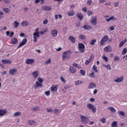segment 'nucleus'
<instances>
[{
	"label": "nucleus",
	"instance_id": "1",
	"mask_svg": "<svg viewBox=\"0 0 127 127\" xmlns=\"http://www.w3.org/2000/svg\"><path fill=\"white\" fill-rule=\"evenodd\" d=\"M35 33L33 34V41L35 43L37 42V38L40 37V33H39V28H37L35 30Z\"/></svg>",
	"mask_w": 127,
	"mask_h": 127
},
{
	"label": "nucleus",
	"instance_id": "2",
	"mask_svg": "<svg viewBox=\"0 0 127 127\" xmlns=\"http://www.w3.org/2000/svg\"><path fill=\"white\" fill-rule=\"evenodd\" d=\"M71 53V51L67 50L63 53V55L62 56V58L63 60H66V59H69L70 57V54Z\"/></svg>",
	"mask_w": 127,
	"mask_h": 127
},
{
	"label": "nucleus",
	"instance_id": "3",
	"mask_svg": "<svg viewBox=\"0 0 127 127\" xmlns=\"http://www.w3.org/2000/svg\"><path fill=\"white\" fill-rule=\"evenodd\" d=\"M87 107L88 109H89V110H91L93 113H96V112L97 111V108H96V107H95V106L92 105V104H88L87 105Z\"/></svg>",
	"mask_w": 127,
	"mask_h": 127
},
{
	"label": "nucleus",
	"instance_id": "4",
	"mask_svg": "<svg viewBox=\"0 0 127 127\" xmlns=\"http://www.w3.org/2000/svg\"><path fill=\"white\" fill-rule=\"evenodd\" d=\"M78 50L81 53H84L85 52V45L82 43H79L78 45Z\"/></svg>",
	"mask_w": 127,
	"mask_h": 127
},
{
	"label": "nucleus",
	"instance_id": "5",
	"mask_svg": "<svg viewBox=\"0 0 127 127\" xmlns=\"http://www.w3.org/2000/svg\"><path fill=\"white\" fill-rule=\"evenodd\" d=\"M80 119L84 124H88V121H89L88 117L81 115Z\"/></svg>",
	"mask_w": 127,
	"mask_h": 127
},
{
	"label": "nucleus",
	"instance_id": "6",
	"mask_svg": "<svg viewBox=\"0 0 127 127\" xmlns=\"http://www.w3.org/2000/svg\"><path fill=\"white\" fill-rule=\"evenodd\" d=\"M109 40V37L108 36H104L102 40L100 41V45L103 46L105 44V42H107Z\"/></svg>",
	"mask_w": 127,
	"mask_h": 127
},
{
	"label": "nucleus",
	"instance_id": "7",
	"mask_svg": "<svg viewBox=\"0 0 127 127\" xmlns=\"http://www.w3.org/2000/svg\"><path fill=\"white\" fill-rule=\"evenodd\" d=\"M27 43V39L26 38L23 39L22 42L18 46L17 48H19L21 47L22 46L25 45Z\"/></svg>",
	"mask_w": 127,
	"mask_h": 127
},
{
	"label": "nucleus",
	"instance_id": "8",
	"mask_svg": "<svg viewBox=\"0 0 127 127\" xmlns=\"http://www.w3.org/2000/svg\"><path fill=\"white\" fill-rule=\"evenodd\" d=\"M58 90V85H53L51 87V92H57Z\"/></svg>",
	"mask_w": 127,
	"mask_h": 127
},
{
	"label": "nucleus",
	"instance_id": "9",
	"mask_svg": "<svg viewBox=\"0 0 127 127\" xmlns=\"http://www.w3.org/2000/svg\"><path fill=\"white\" fill-rule=\"evenodd\" d=\"M17 72L16 68H11L9 71V73L11 75H15Z\"/></svg>",
	"mask_w": 127,
	"mask_h": 127
},
{
	"label": "nucleus",
	"instance_id": "10",
	"mask_svg": "<svg viewBox=\"0 0 127 127\" xmlns=\"http://www.w3.org/2000/svg\"><path fill=\"white\" fill-rule=\"evenodd\" d=\"M43 83L41 82H39V81H36V84L34 85V88L35 89H38L39 87H43Z\"/></svg>",
	"mask_w": 127,
	"mask_h": 127
},
{
	"label": "nucleus",
	"instance_id": "11",
	"mask_svg": "<svg viewBox=\"0 0 127 127\" xmlns=\"http://www.w3.org/2000/svg\"><path fill=\"white\" fill-rule=\"evenodd\" d=\"M26 64H32L35 62V60L28 59L26 61Z\"/></svg>",
	"mask_w": 127,
	"mask_h": 127
},
{
	"label": "nucleus",
	"instance_id": "12",
	"mask_svg": "<svg viewBox=\"0 0 127 127\" xmlns=\"http://www.w3.org/2000/svg\"><path fill=\"white\" fill-rule=\"evenodd\" d=\"M93 25H96L97 24V17H92L91 21H90Z\"/></svg>",
	"mask_w": 127,
	"mask_h": 127
},
{
	"label": "nucleus",
	"instance_id": "13",
	"mask_svg": "<svg viewBox=\"0 0 127 127\" xmlns=\"http://www.w3.org/2000/svg\"><path fill=\"white\" fill-rule=\"evenodd\" d=\"M124 80V77L123 76H121L120 78H117L116 80H114L116 83H121V82H123Z\"/></svg>",
	"mask_w": 127,
	"mask_h": 127
},
{
	"label": "nucleus",
	"instance_id": "14",
	"mask_svg": "<svg viewBox=\"0 0 127 127\" xmlns=\"http://www.w3.org/2000/svg\"><path fill=\"white\" fill-rule=\"evenodd\" d=\"M69 69L70 73H74L76 72V71H77V69H76V68H74L73 66H70L69 67Z\"/></svg>",
	"mask_w": 127,
	"mask_h": 127
},
{
	"label": "nucleus",
	"instance_id": "15",
	"mask_svg": "<svg viewBox=\"0 0 127 127\" xmlns=\"http://www.w3.org/2000/svg\"><path fill=\"white\" fill-rule=\"evenodd\" d=\"M1 62L3 64H11L12 63V62L9 60H6V59H3L1 60Z\"/></svg>",
	"mask_w": 127,
	"mask_h": 127
},
{
	"label": "nucleus",
	"instance_id": "16",
	"mask_svg": "<svg viewBox=\"0 0 127 127\" xmlns=\"http://www.w3.org/2000/svg\"><path fill=\"white\" fill-rule=\"evenodd\" d=\"M42 8L45 11H50L52 9V8L50 6H43Z\"/></svg>",
	"mask_w": 127,
	"mask_h": 127
},
{
	"label": "nucleus",
	"instance_id": "17",
	"mask_svg": "<svg viewBox=\"0 0 127 127\" xmlns=\"http://www.w3.org/2000/svg\"><path fill=\"white\" fill-rule=\"evenodd\" d=\"M95 88H96V84L94 83V82H90L88 89H95Z\"/></svg>",
	"mask_w": 127,
	"mask_h": 127
},
{
	"label": "nucleus",
	"instance_id": "18",
	"mask_svg": "<svg viewBox=\"0 0 127 127\" xmlns=\"http://www.w3.org/2000/svg\"><path fill=\"white\" fill-rule=\"evenodd\" d=\"M110 48H111V46L110 45L107 46L106 47L104 48V51L107 53L111 52L112 51V50Z\"/></svg>",
	"mask_w": 127,
	"mask_h": 127
},
{
	"label": "nucleus",
	"instance_id": "19",
	"mask_svg": "<svg viewBox=\"0 0 127 127\" xmlns=\"http://www.w3.org/2000/svg\"><path fill=\"white\" fill-rule=\"evenodd\" d=\"M58 32L56 30H53L51 31V34L53 37H57L58 36Z\"/></svg>",
	"mask_w": 127,
	"mask_h": 127
},
{
	"label": "nucleus",
	"instance_id": "20",
	"mask_svg": "<svg viewBox=\"0 0 127 127\" xmlns=\"http://www.w3.org/2000/svg\"><path fill=\"white\" fill-rule=\"evenodd\" d=\"M76 16L80 20H82L84 18V15L81 13H76Z\"/></svg>",
	"mask_w": 127,
	"mask_h": 127
},
{
	"label": "nucleus",
	"instance_id": "21",
	"mask_svg": "<svg viewBox=\"0 0 127 127\" xmlns=\"http://www.w3.org/2000/svg\"><path fill=\"white\" fill-rule=\"evenodd\" d=\"M32 75L35 79L38 77L39 75V71H35L32 73Z\"/></svg>",
	"mask_w": 127,
	"mask_h": 127
},
{
	"label": "nucleus",
	"instance_id": "22",
	"mask_svg": "<svg viewBox=\"0 0 127 127\" xmlns=\"http://www.w3.org/2000/svg\"><path fill=\"white\" fill-rule=\"evenodd\" d=\"M28 124L30 126H35L36 124V122L35 121L29 120L28 121Z\"/></svg>",
	"mask_w": 127,
	"mask_h": 127
},
{
	"label": "nucleus",
	"instance_id": "23",
	"mask_svg": "<svg viewBox=\"0 0 127 127\" xmlns=\"http://www.w3.org/2000/svg\"><path fill=\"white\" fill-rule=\"evenodd\" d=\"M68 39L72 43H75L76 42V38H74V37L69 36Z\"/></svg>",
	"mask_w": 127,
	"mask_h": 127
},
{
	"label": "nucleus",
	"instance_id": "24",
	"mask_svg": "<svg viewBox=\"0 0 127 127\" xmlns=\"http://www.w3.org/2000/svg\"><path fill=\"white\" fill-rule=\"evenodd\" d=\"M67 14L69 16H73L75 14V12H74V10H72L67 12Z\"/></svg>",
	"mask_w": 127,
	"mask_h": 127
},
{
	"label": "nucleus",
	"instance_id": "25",
	"mask_svg": "<svg viewBox=\"0 0 127 127\" xmlns=\"http://www.w3.org/2000/svg\"><path fill=\"white\" fill-rule=\"evenodd\" d=\"M14 35V32H11V33L10 31H6V35L7 36H9L10 37H12Z\"/></svg>",
	"mask_w": 127,
	"mask_h": 127
},
{
	"label": "nucleus",
	"instance_id": "26",
	"mask_svg": "<svg viewBox=\"0 0 127 127\" xmlns=\"http://www.w3.org/2000/svg\"><path fill=\"white\" fill-rule=\"evenodd\" d=\"M11 42L12 44L13 45L17 44L18 43V40L16 38H12L11 39Z\"/></svg>",
	"mask_w": 127,
	"mask_h": 127
},
{
	"label": "nucleus",
	"instance_id": "27",
	"mask_svg": "<svg viewBox=\"0 0 127 127\" xmlns=\"http://www.w3.org/2000/svg\"><path fill=\"white\" fill-rule=\"evenodd\" d=\"M29 25V23L27 21H23L21 23V25L22 26H27Z\"/></svg>",
	"mask_w": 127,
	"mask_h": 127
},
{
	"label": "nucleus",
	"instance_id": "28",
	"mask_svg": "<svg viewBox=\"0 0 127 127\" xmlns=\"http://www.w3.org/2000/svg\"><path fill=\"white\" fill-rule=\"evenodd\" d=\"M108 110H110V111H111V112L114 114H115V113L116 112V109L113 107H108Z\"/></svg>",
	"mask_w": 127,
	"mask_h": 127
},
{
	"label": "nucleus",
	"instance_id": "29",
	"mask_svg": "<svg viewBox=\"0 0 127 127\" xmlns=\"http://www.w3.org/2000/svg\"><path fill=\"white\" fill-rule=\"evenodd\" d=\"M6 111L4 110H0V117H2L4 115H5Z\"/></svg>",
	"mask_w": 127,
	"mask_h": 127
},
{
	"label": "nucleus",
	"instance_id": "30",
	"mask_svg": "<svg viewBox=\"0 0 127 127\" xmlns=\"http://www.w3.org/2000/svg\"><path fill=\"white\" fill-rule=\"evenodd\" d=\"M61 19L63 18V16L61 14H56L55 15V19H58V18Z\"/></svg>",
	"mask_w": 127,
	"mask_h": 127
},
{
	"label": "nucleus",
	"instance_id": "31",
	"mask_svg": "<svg viewBox=\"0 0 127 127\" xmlns=\"http://www.w3.org/2000/svg\"><path fill=\"white\" fill-rule=\"evenodd\" d=\"M3 11L5 12V13H8L10 11V10L9 8H3Z\"/></svg>",
	"mask_w": 127,
	"mask_h": 127
},
{
	"label": "nucleus",
	"instance_id": "32",
	"mask_svg": "<svg viewBox=\"0 0 127 127\" xmlns=\"http://www.w3.org/2000/svg\"><path fill=\"white\" fill-rule=\"evenodd\" d=\"M79 38L82 40H84L86 39V36H84V35H82V34L79 35Z\"/></svg>",
	"mask_w": 127,
	"mask_h": 127
},
{
	"label": "nucleus",
	"instance_id": "33",
	"mask_svg": "<svg viewBox=\"0 0 127 127\" xmlns=\"http://www.w3.org/2000/svg\"><path fill=\"white\" fill-rule=\"evenodd\" d=\"M102 58L103 59H104L105 62H108V61H109V59L108 58V57H106V55L105 54L103 55L102 56Z\"/></svg>",
	"mask_w": 127,
	"mask_h": 127
},
{
	"label": "nucleus",
	"instance_id": "34",
	"mask_svg": "<svg viewBox=\"0 0 127 127\" xmlns=\"http://www.w3.org/2000/svg\"><path fill=\"white\" fill-rule=\"evenodd\" d=\"M117 127V122H113L111 124V127Z\"/></svg>",
	"mask_w": 127,
	"mask_h": 127
},
{
	"label": "nucleus",
	"instance_id": "35",
	"mask_svg": "<svg viewBox=\"0 0 127 127\" xmlns=\"http://www.w3.org/2000/svg\"><path fill=\"white\" fill-rule=\"evenodd\" d=\"M20 23L18 22L17 21H14V26L15 28H17L18 26L19 25Z\"/></svg>",
	"mask_w": 127,
	"mask_h": 127
},
{
	"label": "nucleus",
	"instance_id": "36",
	"mask_svg": "<svg viewBox=\"0 0 127 127\" xmlns=\"http://www.w3.org/2000/svg\"><path fill=\"white\" fill-rule=\"evenodd\" d=\"M21 112H17L14 114V116L16 117H18V116H21Z\"/></svg>",
	"mask_w": 127,
	"mask_h": 127
},
{
	"label": "nucleus",
	"instance_id": "37",
	"mask_svg": "<svg viewBox=\"0 0 127 127\" xmlns=\"http://www.w3.org/2000/svg\"><path fill=\"white\" fill-rule=\"evenodd\" d=\"M92 68L94 71L96 72H98V69L97 68V66L95 65H93L92 66Z\"/></svg>",
	"mask_w": 127,
	"mask_h": 127
},
{
	"label": "nucleus",
	"instance_id": "38",
	"mask_svg": "<svg viewBox=\"0 0 127 127\" xmlns=\"http://www.w3.org/2000/svg\"><path fill=\"white\" fill-rule=\"evenodd\" d=\"M52 60L51 59H49L47 61L45 62V64H49L51 63Z\"/></svg>",
	"mask_w": 127,
	"mask_h": 127
},
{
	"label": "nucleus",
	"instance_id": "39",
	"mask_svg": "<svg viewBox=\"0 0 127 127\" xmlns=\"http://www.w3.org/2000/svg\"><path fill=\"white\" fill-rule=\"evenodd\" d=\"M83 28L85 29V30H89L91 29L92 28L91 27V26H87V25H84Z\"/></svg>",
	"mask_w": 127,
	"mask_h": 127
},
{
	"label": "nucleus",
	"instance_id": "40",
	"mask_svg": "<svg viewBox=\"0 0 127 127\" xmlns=\"http://www.w3.org/2000/svg\"><path fill=\"white\" fill-rule=\"evenodd\" d=\"M92 60H91V59H89L88 60H86L85 62V64L86 65H88V64H90V63H91V62H92Z\"/></svg>",
	"mask_w": 127,
	"mask_h": 127
},
{
	"label": "nucleus",
	"instance_id": "41",
	"mask_svg": "<svg viewBox=\"0 0 127 127\" xmlns=\"http://www.w3.org/2000/svg\"><path fill=\"white\" fill-rule=\"evenodd\" d=\"M96 42H97V40L94 39L92 40L91 42H90V45H95V43H96Z\"/></svg>",
	"mask_w": 127,
	"mask_h": 127
},
{
	"label": "nucleus",
	"instance_id": "42",
	"mask_svg": "<svg viewBox=\"0 0 127 127\" xmlns=\"http://www.w3.org/2000/svg\"><path fill=\"white\" fill-rule=\"evenodd\" d=\"M60 79L61 80L62 82H63V83H66V80L63 76H61Z\"/></svg>",
	"mask_w": 127,
	"mask_h": 127
},
{
	"label": "nucleus",
	"instance_id": "43",
	"mask_svg": "<svg viewBox=\"0 0 127 127\" xmlns=\"http://www.w3.org/2000/svg\"><path fill=\"white\" fill-rule=\"evenodd\" d=\"M127 52V49L124 48L122 52V55H125Z\"/></svg>",
	"mask_w": 127,
	"mask_h": 127
},
{
	"label": "nucleus",
	"instance_id": "44",
	"mask_svg": "<svg viewBox=\"0 0 127 127\" xmlns=\"http://www.w3.org/2000/svg\"><path fill=\"white\" fill-rule=\"evenodd\" d=\"M89 77H91V78H95V73L92 72L89 74Z\"/></svg>",
	"mask_w": 127,
	"mask_h": 127
},
{
	"label": "nucleus",
	"instance_id": "45",
	"mask_svg": "<svg viewBox=\"0 0 127 127\" xmlns=\"http://www.w3.org/2000/svg\"><path fill=\"white\" fill-rule=\"evenodd\" d=\"M105 66L109 70H111L112 69V67H111V65H110V64H108V65H105Z\"/></svg>",
	"mask_w": 127,
	"mask_h": 127
},
{
	"label": "nucleus",
	"instance_id": "46",
	"mask_svg": "<svg viewBox=\"0 0 127 127\" xmlns=\"http://www.w3.org/2000/svg\"><path fill=\"white\" fill-rule=\"evenodd\" d=\"M118 114L120 116H124L125 115L124 112H123V111H118Z\"/></svg>",
	"mask_w": 127,
	"mask_h": 127
},
{
	"label": "nucleus",
	"instance_id": "47",
	"mask_svg": "<svg viewBox=\"0 0 127 127\" xmlns=\"http://www.w3.org/2000/svg\"><path fill=\"white\" fill-rule=\"evenodd\" d=\"M80 71V73L83 75H85V74H86V71H85V70L83 69H81Z\"/></svg>",
	"mask_w": 127,
	"mask_h": 127
},
{
	"label": "nucleus",
	"instance_id": "48",
	"mask_svg": "<svg viewBox=\"0 0 127 127\" xmlns=\"http://www.w3.org/2000/svg\"><path fill=\"white\" fill-rule=\"evenodd\" d=\"M39 109V107L36 106L33 108H32V111H38Z\"/></svg>",
	"mask_w": 127,
	"mask_h": 127
},
{
	"label": "nucleus",
	"instance_id": "49",
	"mask_svg": "<svg viewBox=\"0 0 127 127\" xmlns=\"http://www.w3.org/2000/svg\"><path fill=\"white\" fill-rule=\"evenodd\" d=\"M38 81L39 82L42 83L44 82V80L42 78H40V77L38 78Z\"/></svg>",
	"mask_w": 127,
	"mask_h": 127
},
{
	"label": "nucleus",
	"instance_id": "50",
	"mask_svg": "<svg viewBox=\"0 0 127 127\" xmlns=\"http://www.w3.org/2000/svg\"><path fill=\"white\" fill-rule=\"evenodd\" d=\"M81 83H83V82H81L80 80H77L76 81H75V85H80Z\"/></svg>",
	"mask_w": 127,
	"mask_h": 127
},
{
	"label": "nucleus",
	"instance_id": "51",
	"mask_svg": "<svg viewBox=\"0 0 127 127\" xmlns=\"http://www.w3.org/2000/svg\"><path fill=\"white\" fill-rule=\"evenodd\" d=\"M100 122L103 123V124H105L106 123V119L105 118H102L100 120Z\"/></svg>",
	"mask_w": 127,
	"mask_h": 127
},
{
	"label": "nucleus",
	"instance_id": "52",
	"mask_svg": "<svg viewBox=\"0 0 127 127\" xmlns=\"http://www.w3.org/2000/svg\"><path fill=\"white\" fill-rule=\"evenodd\" d=\"M49 21L48 20V19H46V20H44L43 22V24L46 25L48 23Z\"/></svg>",
	"mask_w": 127,
	"mask_h": 127
},
{
	"label": "nucleus",
	"instance_id": "53",
	"mask_svg": "<svg viewBox=\"0 0 127 127\" xmlns=\"http://www.w3.org/2000/svg\"><path fill=\"white\" fill-rule=\"evenodd\" d=\"M114 60L115 62L120 60V58L118 56H115L114 58Z\"/></svg>",
	"mask_w": 127,
	"mask_h": 127
},
{
	"label": "nucleus",
	"instance_id": "54",
	"mask_svg": "<svg viewBox=\"0 0 127 127\" xmlns=\"http://www.w3.org/2000/svg\"><path fill=\"white\" fill-rule=\"evenodd\" d=\"M125 44V42H123V41L121 42L119 45V47L120 48H121L124 44Z\"/></svg>",
	"mask_w": 127,
	"mask_h": 127
},
{
	"label": "nucleus",
	"instance_id": "55",
	"mask_svg": "<svg viewBox=\"0 0 127 127\" xmlns=\"http://www.w3.org/2000/svg\"><path fill=\"white\" fill-rule=\"evenodd\" d=\"M50 93H51L50 91H47L45 92V95H46V96H50Z\"/></svg>",
	"mask_w": 127,
	"mask_h": 127
},
{
	"label": "nucleus",
	"instance_id": "56",
	"mask_svg": "<svg viewBox=\"0 0 127 127\" xmlns=\"http://www.w3.org/2000/svg\"><path fill=\"white\" fill-rule=\"evenodd\" d=\"M92 14H93V12H92V11H87V15L90 16L91 15H92Z\"/></svg>",
	"mask_w": 127,
	"mask_h": 127
},
{
	"label": "nucleus",
	"instance_id": "57",
	"mask_svg": "<svg viewBox=\"0 0 127 127\" xmlns=\"http://www.w3.org/2000/svg\"><path fill=\"white\" fill-rule=\"evenodd\" d=\"M60 113V110L59 109H55L54 111V114H59Z\"/></svg>",
	"mask_w": 127,
	"mask_h": 127
},
{
	"label": "nucleus",
	"instance_id": "58",
	"mask_svg": "<svg viewBox=\"0 0 127 127\" xmlns=\"http://www.w3.org/2000/svg\"><path fill=\"white\" fill-rule=\"evenodd\" d=\"M82 10L84 12H87V7H83Z\"/></svg>",
	"mask_w": 127,
	"mask_h": 127
},
{
	"label": "nucleus",
	"instance_id": "59",
	"mask_svg": "<svg viewBox=\"0 0 127 127\" xmlns=\"http://www.w3.org/2000/svg\"><path fill=\"white\" fill-rule=\"evenodd\" d=\"M94 55H93V54H91L90 56H89V59H91V61H92L93 60V58H94Z\"/></svg>",
	"mask_w": 127,
	"mask_h": 127
},
{
	"label": "nucleus",
	"instance_id": "60",
	"mask_svg": "<svg viewBox=\"0 0 127 127\" xmlns=\"http://www.w3.org/2000/svg\"><path fill=\"white\" fill-rule=\"evenodd\" d=\"M87 4L88 5H90L92 4V0H89L87 1Z\"/></svg>",
	"mask_w": 127,
	"mask_h": 127
},
{
	"label": "nucleus",
	"instance_id": "61",
	"mask_svg": "<svg viewBox=\"0 0 127 127\" xmlns=\"http://www.w3.org/2000/svg\"><path fill=\"white\" fill-rule=\"evenodd\" d=\"M97 93H98V90L95 89L93 91V94H94V95H96V94H97Z\"/></svg>",
	"mask_w": 127,
	"mask_h": 127
},
{
	"label": "nucleus",
	"instance_id": "62",
	"mask_svg": "<svg viewBox=\"0 0 127 127\" xmlns=\"http://www.w3.org/2000/svg\"><path fill=\"white\" fill-rule=\"evenodd\" d=\"M73 65L76 67H79V66H78V64H76V63H73Z\"/></svg>",
	"mask_w": 127,
	"mask_h": 127
},
{
	"label": "nucleus",
	"instance_id": "63",
	"mask_svg": "<svg viewBox=\"0 0 127 127\" xmlns=\"http://www.w3.org/2000/svg\"><path fill=\"white\" fill-rule=\"evenodd\" d=\"M47 110L48 112H52V108H47Z\"/></svg>",
	"mask_w": 127,
	"mask_h": 127
},
{
	"label": "nucleus",
	"instance_id": "64",
	"mask_svg": "<svg viewBox=\"0 0 127 127\" xmlns=\"http://www.w3.org/2000/svg\"><path fill=\"white\" fill-rule=\"evenodd\" d=\"M110 29L111 30V31H113L115 30V27H114V26H112L110 27Z\"/></svg>",
	"mask_w": 127,
	"mask_h": 127
}]
</instances>
